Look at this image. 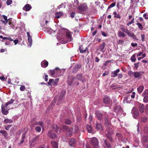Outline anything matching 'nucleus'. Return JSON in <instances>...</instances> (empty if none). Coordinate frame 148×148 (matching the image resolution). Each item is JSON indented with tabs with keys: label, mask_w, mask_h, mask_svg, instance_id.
<instances>
[{
	"label": "nucleus",
	"mask_w": 148,
	"mask_h": 148,
	"mask_svg": "<svg viewBox=\"0 0 148 148\" xmlns=\"http://www.w3.org/2000/svg\"><path fill=\"white\" fill-rule=\"evenodd\" d=\"M58 34V37L62 41V43H65L72 41L73 38L72 36V33L68 29H60Z\"/></svg>",
	"instance_id": "1"
},
{
	"label": "nucleus",
	"mask_w": 148,
	"mask_h": 148,
	"mask_svg": "<svg viewBox=\"0 0 148 148\" xmlns=\"http://www.w3.org/2000/svg\"><path fill=\"white\" fill-rule=\"evenodd\" d=\"M14 100L11 99L10 100L6 103L5 104H2L1 106V112L3 114L6 115L8 113V110L10 108H8L7 106L10 104L13 103Z\"/></svg>",
	"instance_id": "2"
},
{
	"label": "nucleus",
	"mask_w": 148,
	"mask_h": 148,
	"mask_svg": "<svg viewBox=\"0 0 148 148\" xmlns=\"http://www.w3.org/2000/svg\"><path fill=\"white\" fill-rule=\"evenodd\" d=\"M78 11L79 12H84L87 10L88 9V7L86 3H84L80 4L77 8Z\"/></svg>",
	"instance_id": "3"
},
{
	"label": "nucleus",
	"mask_w": 148,
	"mask_h": 148,
	"mask_svg": "<svg viewBox=\"0 0 148 148\" xmlns=\"http://www.w3.org/2000/svg\"><path fill=\"white\" fill-rule=\"evenodd\" d=\"M90 143L93 146L94 148H98L99 142L97 139L95 137L93 138L90 141Z\"/></svg>",
	"instance_id": "4"
},
{
	"label": "nucleus",
	"mask_w": 148,
	"mask_h": 148,
	"mask_svg": "<svg viewBox=\"0 0 148 148\" xmlns=\"http://www.w3.org/2000/svg\"><path fill=\"white\" fill-rule=\"evenodd\" d=\"M58 80V79H49L48 83L49 85L51 86L55 85L57 84Z\"/></svg>",
	"instance_id": "5"
},
{
	"label": "nucleus",
	"mask_w": 148,
	"mask_h": 148,
	"mask_svg": "<svg viewBox=\"0 0 148 148\" xmlns=\"http://www.w3.org/2000/svg\"><path fill=\"white\" fill-rule=\"evenodd\" d=\"M48 22V21H45V24L44 25V27H46V29L45 30V31L48 33L50 34H53L55 32V31L53 30L50 28H47V24L46 23Z\"/></svg>",
	"instance_id": "6"
},
{
	"label": "nucleus",
	"mask_w": 148,
	"mask_h": 148,
	"mask_svg": "<svg viewBox=\"0 0 148 148\" xmlns=\"http://www.w3.org/2000/svg\"><path fill=\"white\" fill-rule=\"evenodd\" d=\"M64 70L63 69H60L58 68H56L55 69V76H57L61 75L63 72Z\"/></svg>",
	"instance_id": "7"
},
{
	"label": "nucleus",
	"mask_w": 148,
	"mask_h": 148,
	"mask_svg": "<svg viewBox=\"0 0 148 148\" xmlns=\"http://www.w3.org/2000/svg\"><path fill=\"white\" fill-rule=\"evenodd\" d=\"M52 128L54 132L58 134H60V132L61 129L58 125H53L52 126Z\"/></svg>",
	"instance_id": "8"
},
{
	"label": "nucleus",
	"mask_w": 148,
	"mask_h": 148,
	"mask_svg": "<svg viewBox=\"0 0 148 148\" xmlns=\"http://www.w3.org/2000/svg\"><path fill=\"white\" fill-rule=\"evenodd\" d=\"M75 78V79H78L82 82H84L86 80L85 78L82 76V74H81L77 75L76 77Z\"/></svg>",
	"instance_id": "9"
},
{
	"label": "nucleus",
	"mask_w": 148,
	"mask_h": 148,
	"mask_svg": "<svg viewBox=\"0 0 148 148\" xmlns=\"http://www.w3.org/2000/svg\"><path fill=\"white\" fill-rule=\"evenodd\" d=\"M27 35L28 36V45H29V47H30L32 45V37L30 36L29 34V33L28 32H27Z\"/></svg>",
	"instance_id": "10"
},
{
	"label": "nucleus",
	"mask_w": 148,
	"mask_h": 148,
	"mask_svg": "<svg viewBox=\"0 0 148 148\" xmlns=\"http://www.w3.org/2000/svg\"><path fill=\"white\" fill-rule=\"evenodd\" d=\"M132 113L133 115L137 116L138 115V110L137 109L133 108L132 110Z\"/></svg>",
	"instance_id": "11"
},
{
	"label": "nucleus",
	"mask_w": 148,
	"mask_h": 148,
	"mask_svg": "<svg viewBox=\"0 0 148 148\" xmlns=\"http://www.w3.org/2000/svg\"><path fill=\"white\" fill-rule=\"evenodd\" d=\"M48 135L49 137L52 139H55L57 137V136L55 134L53 133H52L51 131H49Z\"/></svg>",
	"instance_id": "12"
},
{
	"label": "nucleus",
	"mask_w": 148,
	"mask_h": 148,
	"mask_svg": "<svg viewBox=\"0 0 148 148\" xmlns=\"http://www.w3.org/2000/svg\"><path fill=\"white\" fill-rule=\"evenodd\" d=\"M79 49L80 50V52L82 53H84L86 51H88V48L86 47L84 49L83 48V47L82 45H81L79 46Z\"/></svg>",
	"instance_id": "13"
},
{
	"label": "nucleus",
	"mask_w": 148,
	"mask_h": 148,
	"mask_svg": "<svg viewBox=\"0 0 148 148\" xmlns=\"http://www.w3.org/2000/svg\"><path fill=\"white\" fill-rule=\"evenodd\" d=\"M66 131V135L68 136H70L73 133V128H68Z\"/></svg>",
	"instance_id": "14"
},
{
	"label": "nucleus",
	"mask_w": 148,
	"mask_h": 148,
	"mask_svg": "<svg viewBox=\"0 0 148 148\" xmlns=\"http://www.w3.org/2000/svg\"><path fill=\"white\" fill-rule=\"evenodd\" d=\"M103 101L106 104H109L111 102V100L108 96H105Z\"/></svg>",
	"instance_id": "15"
},
{
	"label": "nucleus",
	"mask_w": 148,
	"mask_h": 148,
	"mask_svg": "<svg viewBox=\"0 0 148 148\" xmlns=\"http://www.w3.org/2000/svg\"><path fill=\"white\" fill-rule=\"evenodd\" d=\"M96 115L98 119L100 120L102 119L103 116L101 113L99 111H97L95 112Z\"/></svg>",
	"instance_id": "16"
},
{
	"label": "nucleus",
	"mask_w": 148,
	"mask_h": 148,
	"mask_svg": "<svg viewBox=\"0 0 148 148\" xmlns=\"http://www.w3.org/2000/svg\"><path fill=\"white\" fill-rule=\"evenodd\" d=\"M142 72L141 71L134 72V76L135 78H139L141 76Z\"/></svg>",
	"instance_id": "17"
},
{
	"label": "nucleus",
	"mask_w": 148,
	"mask_h": 148,
	"mask_svg": "<svg viewBox=\"0 0 148 148\" xmlns=\"http://www.w3.org/2000/svg\"><path fill=\"white\" fill-rule=\"evenodd\" d=\"M75 80V79L73 76H70L68 78V83L69 85H72V82Z\"/></svg>",
	"instance_id": "18"
},
{
	"label": "nucleus",
	"mask_w": 148,
	"mask_h": 148,
	"mask_svg": "<svg viewBox=\"0 0 148 148\" xmlns=\"http://www.w3.org/2000/svg\"><path fill=\"white\" fill-rule=\"evenodd\" d=\"M32 7L29 4H27L23 8V10L26 11L29 10Z\"/></svg>",
	"instance_id": "19"
},
{
	"label": "nucleus",
	"mask_w": 148,
	"mask_h": 148,
	"mask_svg": "<svg viewBox=\"0 0 148 148\" xmlns=\"http://www.w3.org/2000/svg\"><path fill=\"white\" fill-rule=\"evenodd\" d=\"M114 111L118 114V113L121 112L122 111V109L120 107V105H118L116 107H115L114 108Z\"/></svg>",
	"instance_id": "20"
},
{
	"label": "nucleus",
	"mask_w": 148,
	"mask_h": 148,
	"mask_svg": "<svg viewBox=\"0 0 148 148\" xmlns=\"http://www.w3.org/2000/svg\"><path fill=\"white\" fill-rule=\"evenodd\" d=\"M120 69H117L115 71H112L111 73V77H115L117 75L118 73L120 71Z\"/></svg>",
	"instance_id": "21"
},
{
	"label": "nucleus",
	"mask_w": 148,
	"mask_h": 148,
	"mask_svg": "<svg viewBox=\"0 0 148 148\" xmlns=\"http://www.w3.org/2000/svg\"><path fill=\"white\" fill-rule=\"evenodd\" d=\"M69 145L71 147L74 146L76 144L75 140L73 138L70 139L69 141Z\"/></svg>",
	"instance_id": "22"
},
{
	"label": "nucleus",
	"mask_w": 148,
	"mask_h": 148,
	"mask_svg": "<svg viewBox=\"0 0 148 148\" xmlns=\"http://www.w3.org/2000/svg\"><path fill=\"white\" fill-rule=\"evenodd\" d=\"M48 65V62L46 60H44L41 63V66L43 68H46Z\"/></svg>",
	"instance_id": "23"
},
{
	"label": "nucleus",
	"mask_w": 148,
	"mask_h": 148,
	"mask_svg": "<svg viewBox=\"0 0 148 148\" xmlns=\"http://www.w3.org/2000/svg\"><path fill=\"white\" fill-rule=\"evenodd\" d=\"M105 47V43L104 42L102 43L99 46V48L100 51L104 53V51L103 50L104 49Z\"/></svg>",
	"instance_id": "24"
},
{
	"label": "nucleus",
	"mask_w": 148,
	"mask_h": 148,
	"mask_svg": "<svg viewBox=\"0 0 148 148\" xmlns=\"http://www.w3.org/2000/svg\"><path fill=\"white\" fill-rule=\"evenodd\" d=\"M51 144L53 148H58V144L54 140L52 141Z\"/></svg>",
	"instance_id": "25"
},
{
	"label": "nucleus",
	"mask_w": 148,
	"mask_h": 148,
	"mask_svg": "<svg viewBox=\"0 0 148 148\" xmlns=\"http://www.w3.org/2000/svg\"><path fill=\"white\" fill-rule=\"evenodd\" d=\"M81 67L80 65L77 64L75 65V67L73 69V72L74 73L76 72Z\"/></svg>",
	"instance_id": "26"
},
{
	"label": "nucleus",
	"mask_w": 148,
	"mask_h": 148,
	"mask_svg": "<svg viewBox=\"0 0 148 148\" xmlns=\"http://www.w3.org/2000/svg\"><path fill=\"white\" fill-rule=\"evenodd\" d=\"M63 14V12H57L55 14V17L56 18H59Z\"/></svg>",
	"instance_id": "27"
},
{
	"label": "nucleus",
	"mask_w": 148,
	"mask_h": 148,
	"mask_svg": "<svg viewBox=\"0 0 148 148\" xmlns=\"http://www.w3.org/2000/svg\"><path fill=\"white\" fill-rule=\"evenodd\" d=\"M124 32H122L121 31H119L118 34V36L119 37H124L125 36V34Z\"/></svg>",
	"instance_id": "28"
},
{
	"label": "nucleus",
	"mask_w": 148,
	"mask_h": 148,
	"mask_svg": "<svg viewBox=\"0 0 148 148\" xmlns=\"http://www.w3.org/2000/svg\"><path fill=\"white\" fill-rule=\"evenodd\" d=\"M142 141L143 142H146L148 141V136H145L142 137Z\"/></svg>",
	"instance_id": "29"
},
{
	"label": "nucleus",
	"mask_w": 148,
	"mask_h": 148,
	"mask_svg": "<svg viewBox=\"0 0 148 148\" xmlns=\"http://www.w3.org/2000/svg\"><path fill=\"white\" fill-rule=\"evenodd\" d=\"M139 109L141 113H143L144 112V106L143 104H140L139 106Z\"/></svg>",
	"instance_id": "30"
},
{
	"label": "nucleus",
	"mask_w": 148,
	"mask_h": 148,
	"mask_svg": "<svg viewBox=\"0 0 148 148\" xmlns=\"http://www.w3.org/2000/svg\"><path fill=\"white\" fill-rule=\"evenodd\" d=\"M144 89V86H141L137 88V90L138 92L140 94L143 91Z\"/></svg>",
	"instance_id": "31"
},
{
	"label": "nucleus",
	"mask_w": 148,
	"mask_h": 148,
	"mask_svg": "<svg viewBox=\"0 0 148 148\" xmlns=\"http://www.w3.org/2000/svg\"><path fill=\"white\" fill-rule=\"evenodd\" d=\"M4 122L5 123H11L13 122V121L11 119H6L4 120Z\"/></svg>",
	"instance_id": "32"
},
{
	"label": "nucleus",
	"mask_w": 148,
	"mask_h": 148,
	"mask_svg": "<svg viewBox=\"0 0 148 148\" xmlns=\"http://www.w3.org/2000/svg\"><path fill=\"white\" fill-rule=\"evenodd\" d=\"M96 128L97 130H102V127L101 125L98 123L96 124Z\"/></svg>",
	"instance_id": "33"
},
{
	"label": "nucleus",
	"mask_w": 148,
	"mask_h": 148,
	"mask_svg": "<svg viewBox=\"0 0 148 148\" xmlns=\"http://www.w3.org/2000/svg\"><path fill=\"white\" fill-rule=\"evenodd\" d=\"M86 128L88 131L90 133L92 132V128L90 125H88L86 126Z\"/></svg>",
	"instance_id": "34"
},
{
	"label": "nucleus",
	"mask_w": 148,
	"mask_h": 148,
	"mask_svg": "<svg viewBox=\"0 0 148 148\" xmlns=\"http://www.w3.org/2000/svg\"><path fill=\"white\" fill-rule=\"evenodd\" d=\"M49 73L52 76H56L55 69L53 70H50L49 71Z\"/></svg>",
	"instance_id": "35"
},
{
	"label": "nucleus",
	"mask_w": 148,
	"mask_h": 148,
	"mask_svg": "<svg viewBox=\"0 0 148 148\" xmlns=\"http://www.w3.org/2000/svg\"><path fill=\"white\" fill-rule=\"evenodd\" d=\"M131 61L133 62H134L136 61V58L135 54H134L131 57Z\"/></svg>",
	"instance_id": "36"
},
{
	"label": "nucleus",
	"mask_w": 148,
	"mask_h": 148,
	"mask_svg": "<svg viewBox=\"0 0 148 148\" xmlns=\"http://www.w3.org/2000/svg\"><path fill=\"white\" fill-rule=\"evenodd\" d=\"M139 141L137 139H136L134 140V145L135 147H137L139 145Z\"/></svg>",
	"instance_id": "37"
},
{
	"label": "nucleus",
	"mask_w": 148,
	"mask_h": 148,
	"mask_svg": "<svg viewBox=\"0 0 148 148\" xmlns=\"http://www.w3.org/2000/svg\"><path fill=\"white\" fill-rule=\"evenodd\" d=\"M126 33L127 34L128 36L131 37H132L134 34L133 33L129 32L128 30H127V32Z\"/></svg>",
	"instance_id": "38"
},
{
	"label": "nucleus",
	"mask_w": 148,
	"mask_h": 148,
	"mask_svg": "<svg viewBox=\"0 0 148 148\" xmlns=\"http://www.w3.org/2000/svg\"><path fill=\"white\" fill-rule=\"evenodd\" d=\"M0 133L2 134L5 136H7V132L4 130H1L0 131Z\"/></svg>",
	"instance_id": "39"
},
{
	"label": "nucleus",
	"mask_w": 148,
	"mask_h": 148,
	"mask_svg": "<svg viewBox=\"0 0 148 148\" xmlns=\"http://www.w3.org/2000/svg\"><path fill=\"white\" fill-rule=\"evenodd\" d=\"M113 14L114 15V17L115 18H120L121 17L119 15L117 14L116 12H114Z\"/></svg>",
	"instance_id": "40"
},
{
	"label": "nucleus",
	"mask_w": 148,
	"mask_h": 148,
	"mask_svg": "<svg viewBox=\"0 0 148 148\" xmlns=\"http://www.w3.org/2000/svg\"><path fill=\"white\" fill-rule=\"evenodd\" d=\"M39 138V136H38L35 137L32 140V141L33 142H35Z\"/></svg>",
	"instance_id": "41"
},
{
	"label": "nucleus",
	"mask_w": 148,
	"mask_h": 148,
	"mask_svg": "<svg viewBox=\"0 0 148 148\" xmlns=\"http://www.w3.org/2000/svg\"><path fill=\"white\" fill-rule=\"evenodd\" d=\"M25 137V136L24 135H23L22 136L21 138V140L20 141V142L19 143V145H21V144H22L24 141V138Z\"/></svg>",
	"instance_id": "42"
},
{
	"label": "nucleus",
	"mask_w": 148,
	"mask_h": 148,
	"mask_svg": "<svg viewBox=\"0 0 148 148\" xmlns=\"http://www.w3.org/2000/svg\"><path fill=\"white\" fill-rule=\"evenodd\" d=\"M104 140L106 145L108 148H110L111 147V145L110 144L108 143L106 140Z\"/></svg>",
	"instance_id": "43"
},
{
	"label": "nucleus",
	"mask_w": 148,
	"mask_h": 148,
	"mask_svg": "<svg viewBox=\"0 0 148 148\" xmlns=\"http://www.w3.org/2000/svg\"><path fill=\"white\" fill-rule=\"evenodd\" d=\"M148 94V90H145L142 94V96L143 97L145 96Z\"/></svg>",
	"instance_id": "44"
},
{
	"label": "nucleus",
	"mask_w": 148,
	"mask_h": 148,
	"mask_svg": "<svg viewBox=\"0 0 148 148\" xmlns=\"http://www.w3.org/2000/svg\"><path fill=\"white\" fill-rule=\"evenodd\" d=\"M121 29L123 31V32H124L125 33H126L127 32V31L128 30L127 29H125L123 26H122L121 28Z\"/></svg>",
	"instance_id": "45"
},
{
	"label": "nucleus",
	"mask_w": 148,
	"mask_h": 148,
	"mask_svg": "<svg viewBox=\"0 0 148 148\" xmlns=\"http://www.w3.org/2000/svg\"><path fill=\"white\" fill-rule=\"evenodd\" d=\"M134 72H133L131 71H128V74L130 76H132L133 75H134Z\"/></svg>",
	"instance_id": "46"
},
{
	"label": "nucleus",
	"mask_w": 148,
	"mask_h": 148,
	"mask_svg": "<svg viewBox=\"0 0 148 148\" xmlns=\"http://www.w3.org/2000/svg\"><path fill=\"white\" fill-rule=\"evenodd\" d=\"M144 97L143 99V101L145 103L148 102V95L147 96H144Z\"/></svg>",
	"instance_id": "47"
},
{
	"label": "nucleus",
	"mask_w": 148,
	"mask_h": 148,
	"mask_svg": "<svg viewBox=\"0 0 148 148\" xmlns=\"http://www.w3.org/2000/svg\"><path fill=\"white\" fill-rule=\"evenodd\" d=\"M147 121V118L146 117L142 118L141 119V121L143 123Z\"/></svg>",
	"instance_id": "48"
},
{
	"label": "nucleus",
	"mask_w": 148,
	"mask_h": 148,
	"mask_svg": "<svg viewBox=\"0 0 148 148\" xmlns=\"http://www.w3.org/2000/svg\"><path fill=\"white\" fill-rule=\"evenodd\" d=\"M62 127L63 131L64 132L66 131L67 129H68L67 127L66 126H63Z\"/></svg>",
	"instance_id": "49"
},
{
	"label": "nucleus",
	"mask_w": 148,
	"mask_h": 148,
	"mask_svg": "<svg viewBox=\"0 0 148 148\" xmlns=\"http://www.w3.org/2000/svg\"><path fill=\"white\" fill-rule=\"evenodd\" d=\"M89 66V69H92L93 67V64H92V63H88V64Z\"/></svg>",
	"instance_id": "50"
},
{
	"label": "nucleus",
	"mask_w": 148,
	"mask_h": 148,
	"mask_svg": "<svg viewBox=\"0 0 148 148\" xmlns=\"http://www.w3.org/2000/svg\"><path fill=\"white\" fill-rule=\"evenodd\" d=\"M65 123L66 124L70 125L71 123V121L69 120L66 119L65 120Z\"/></svg>",
	"instance_id": "51"
},
{
	"label": "nucleus",
	"mask_w": 148,
	"mask_h": 148,
	"mask_svg": "<svg viewBox=\"0 0 148 148\" xmlns=\"http://www.w3.org/2000/svg\"><path fill=\"white\" fill-rule=\"evenodd\" d=\"M146 55L145 53L143 54L142 57H140L138 58V60L139 61L140 60V59L143 58H144L145 57Z\"/></svg>",
	"instance_id": "52"
},
{
	"label": "nucleus",
	"mask_w": 148,
	"mask_h": 148,
	"mask_svg": "<svg viewBox=\"0 0 148 148\" xmlns=\"http://www.w3.org/2000/svg\"><path fill=\"white\" fill-rule=\"evenodd\" d=\"M12 3V0H8L6 2V3L7 5H10Z\"/></svg>",
	"instance_id": "53"
},
{
	"label": "nucleus",
	"mask_w": 148,
	"mask_h": 148,
	"mask_svg": "<svg viewBox=\"0 0 148 148\" xmlns=\"http://www.w3.org/2000/svg\"><path fill=\"white\" fill-rule=\"evenodd\" d=\"M115 3H113L111 4L110 6H109L108 7V9H109L111 8H112L113 7H114V6H115Z\"/></svg>",
	"instance_id": "54"
},
{
	"label": "nucleus",
	"mask_w": 148,
	"mask_h": 148,
	"mask_svg": "<svg viewBox=\"0 0 148 148\" xmlns=\"http://www.w3.org/2000/svg\"><path fill=\"white\" fill-rule=\"evenodd\" d=\"M36 130L38 132H40L41 130V128L40 127H36L35 128Z\"/></svg>",
	"instance_id": "55"
},
{
	"label": "nucleus",
	"mask_w": 148,
	"mask_h": 148,
	"mask_svg": "<svg viewBox=\"0 0 148 148\" xmlns=\"http://www.w3.org/2000/svg\"><path fill=\"white\" fill-rule=\"evenodd\" d=\"M141 40L143 41H144L145 40V34H141Z\"/></svg>",
	"instance_id": "56"
},
{
	"label": "nucleus",
	"mask_w": 148,
	"mask_h": 148,
	"mask_svg": "<svg viewBox=\"0 0 148 148\" xmlns=\"http://www.w3.org/2000/svg\"><path fill=\"white\" fill-rule=\"evenodd\" d=\"M25 89V86H21L20 88V90L21 91H24Z\"/></svg>",
	"instance_id": "57"
},
{
	"label": "nucleus",
	"mask_w": 148,
	"mask_h": 148,
	"mask_svg": "<svg viewBox=\"0 0 148 148\" xmlns=\"http://www.w3.org/2000/svg\"><path fill=\"white\" fill-rule=\"evenodd\" d=\"M137 25H138V28L140 29H143V27L141 24L138 23H137Z\"/></svg>",
	"instance_id": "58"
},
{
	"label": "nucleus",
	"mask_w": 148,
	"mask_h": 148,
	"mask_svg": "<svg viewBox=\"0 0 148 148\" xmlns=\"http://www.w3.org/2000/svg\"><path fill=\"white\" fill-rule=\"evenodd\" d=\"M35 124L36 125H38L42 126L43 124V123L41 121L36 122L35 123Z\"/></svg>",
	"instance_id": "59"
},
{
	"label": "nucleus",
	"mask_w": 148,
	"mask_h": 148,
	"mask_svg": "<svg viewBox=\"0 0 148 148\" xmlns=\"http://www.w3.org/2000/svg\"><path fill=\"white\" fill-rule=\"evenodd\" d=\"M134 18H133L132 20V21H130L129 22H128L127 24V26H129V25H130L132 23H134Z\"/></svg>",
	"instance_id": "60"
},
{
	"label": "nucleus",
	"mask_w": 148,
	"mask_h": 148,
	"mask_svg": "<svg viewBox=\"0 0 148 148\" xmlns=\"http://www.w3.org/2000/svg\"><path fill=\"white\" fill-rule=\"evenodd\" d=\"M11 126L12 125H8L5 127V129L6 130H8Z\"/></svg>",
	"instance_id": "61"
},
{
	"label": "nucleus",
	"mask_w": 148,
	"mask_h": 148,
	"mask_svg": "<svg viewBox=\"0 0 148 148\" xmlns=\"http://www.w3.org/2000/svg\"><path fill=\"white\" fill-rule=\"evenodd\" d=\"M75 132H77L79 131V128L78 126H75Z\"/></svg>",
	"instance_id": "62"
},
{
	"label": "nucleus",
	"mask_w": 148,
	"mask_h": 148,
	"mask_svg": "<svg viewBox=\"0 0 148 148\" xmlns=\"http://www.w3.org/2000/svg\"><path fill=\"white\" fill-rule=\"evenodd\" d=\"M135 93L134 92H133L132 94L131 95V97L132 98L134 99L135 96Z\"/></svg>",
	"instance_id": "63"
},
{
	"label": "nucleus",
	"mask_w": 148,
	"mask_h": 148,
	"mask_svg": "<svg viewBox=\"0 0 148 148\" xmlns=\"http://www.w3.org/2000/svg\"><path fill=\"white\" fill-rule=\"evenodd\" d=\"M9 24L10 25V27L12 28H14V24L12 23L11 22L9 23Z\"/></svg>",
	"instance_id": "64"
}]
</instances>
